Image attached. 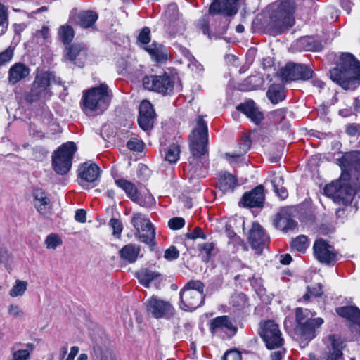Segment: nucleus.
Listing matches in <instances>:
<instances>
[{
  "mask_svg": "<svg viewBox=\"0 0 360 360\" xmlns=\"http://www.w3.org/2000/svg\"><path fill=\"white\" fill-rule=\"evenodd\" d=\"M330 79L345 89H355L360 84V63L349 53H342L336 66L330 71Z\"/></svg>",
  "mask_w": 360,
  "mask_h": 360,
  "instance_id": "obj_1",
  "label": "nucleus"
},
{
  "mask_svg": "<svg viewBox=\"0 0 360 360\" xmlns=\"http://www.w3.org/2000/svg\"><path fill=\"white\" fill-rule=\"evenodd\" d=\"M208 129L202 117L198 116L195 120V126L189 136V148L192 157L189 158V172L193 177H198L200 166L199 158L207 151Z\"/></svg>",
  "mask_w": 360,
  "mask_h": 360,
  "instance_id": "obj_2",
  "label": "nucleus"
},
{
  "mask_svg": "<svg viewBox=\"0 0 360 360\" xmlns=\"http://www.w3.org/2000/svg\"><path fill=\"white\" fill-rule=\"evenodd\" d=\"M112 91L105 84L92 87L86 91L82 96L83 110L86 114L94 112L100 114L104 112L111 102Z\"/></svg>",
  "mask_w": 360,
  "mask_h": 360,
  "instance_id": "obj_3",
  "label": "nucleus"
},
{
  "mask_svg": "<svg viewBox=\"0 0 360 360\" xmlns=\"http://www.w3.org/2000/svg\"><path fill=\"white\" fill-rule=\"evenodd\" d=\"M204 284L200 281H191L180 291L179 307L184 311H193L204 302Z\"/></svg>",
  "mask_w": 360,
  "mask_h": 360,
  "instance_id": "obj_4",
  "label": "nucleus"
},
{
  "mask_svg": "<svg viewBox=\"0 0 360 360\" xmlns=\"http://www.w3.org/2000/svg\"><path fill=\"white\" fill-rule=\"evenodd\" d=\"M77 150L73 142H67L60 146L52 155V167L60 175L67 174L72 166L73 155Z\"/></svg>",
  "mask_w": 360,
  "mask_h": 360,
  "instance_id": "obj_5",
  "label": "nucleus"
},
{
  "mask_svg": "<svg viewBox=\"0 0 360 360\" xmlns=\"http://www.w3.org/2000/svg\"><path fill=\"white\" fill-rule=\"evenodd\" d=\"M176 79V77L167 72L160 75L145 76L143 78V86L147 90L167 95L174 91Z\"/></svg>",
  "mask_w": 360,
  "mask_h": 360,
  "instance_id": "obj_6",
  "label": "nucleus"
},
{
  "mask_svg": "<svg viewBox=\"0 0 360 360\" xmlns=\"http://www.w3.org/2000/svg\"><path fill=\"white\" fill-rule=\"evenodd\" d=\"M356 188L348 184L343 179H339L328 184L324 188V193L334 202L347 205L351 202L356 193Z\"/></svg>",
  "mask_w": 360,
  "mask_h": 360,
  "instance_id": "obj_7",
  "label": "nucleus"
},
{
  "mask_svg": "<svg viewBox=\"0 0 360 360\" xmlns=\"http://www.w3.org/2000/svg\"><path fill=\"white\" fill-rule=\"evenodd\" d=\"M51 75L48 72H37L30 91L27 95V100L34 102L49 98L52 93L50 90Z\"/></svg>",
  "mask_w": 360,
  "mask_h": 360,
  "instance_id": "obj_8",
  "label": "nucleus"
},
{
  "mask_svg": "<svg viewBox=\"0 0 360 360\" xmlns=\"http://www.w3.org/2000/svg\"><path fill=\"white\" fill-rule=\"evenodd\" d=\"M131 222L139 235V240L150 246L155 245V229L149 219L141 213H134Z\"/></svg>",
  "mask_w": 360,
  "mask_h": 360,
  "instance_id": "obj_9",
  "label": "nucleus"
},
{
  "mask_svg": "<svg viewBox=\"0 0 360 360\" xmlns=\"http://www.w3.org/2000/svg\"><path fill=\"white\" fill-rule=\"evenodd\" d=\"M279 75L283 82H287L300 79L307 80L313 77L314 72L306 65L288 63L280 70Z\"/></svg>",
  "mask_w": 360,
  "mask_h": 360,
  "instance_id": "obj_10",
  "label": "nucleus"
},
{
  "mask_svg": "<svg viewBox=\"0 0 360 360\" xmlns=\"http://www.w3.org/2000/svg\"><path fill=\"white\" fill-rule=\"evenodd\" d=\"M146 305L148 314L155 319H170L174 314V309L171 304L157 296L148 299Z\"/></svg>",
  "mask_w": 360,
  "mask_h": 360,
  "instance_id": "obj_11",
  "label": "nucleus"
},
{
  "mask_svg": "<svg viewBox=\"0 0 360 360\" xmlns=\"http://www.w3.org/2000/svg\"><path fill=\"white\" fill-rule=\"evenodd\" d=\"M346 347L345 340L338 335H330L326 347L321 354L323 360H344L342 350Z\"/></svg>",
  "mask_w": 360,
  "mask_h": 360,
  "instance_id": "obj_12",
  "label": "nucleus"
},
{
  "mask_svg": "<svg viewBox=\"0 0 360 360\" xmlns=\"http://www.w3.org/2000/svg\"><path fill=\"white\" fill-rule=\"evenodd\" d=\"M313 249L315 257L321 263L333 265L338 260V252L335 248L322 238L316 240Z\"/></svg>",
  "mask_w": 360,
  "mask_h": 360,
  "instance_id": "obj_13",
  "label": "nucleus"
},
{
  "mask_svg": "<svg viewBox=\"0 0 360 360\" xmlns=\"http://www.w3.org/2000/svg\"><path fill=\"white\" fill-rule=\"evenodd\" d=\"M260 335L269 349L279 347L283 345L282 333L278 324L273 321L269 320L264 323Z\"/></svg>",
  "mask_w": 360,
  "mask_h": 360,
  "instance_id": "obj_14",
  "label": "nucleus"
},
{
  "mask_svg": "<svg viewBox=\"0 0 360 360\" xmlns=\"http://www.w3.org/2000/svg\"><path fill=\"white\" fill-rule=\"evenodd\" d=\"M79 184L89 189V184L94 183L100 176V168L94 163L84 162L78 168Z\"/></svg>",
  "mask_w": 360,
  "mask_h": 360,
  "instance_id": "obj_15",
  "label": "nucleus"
},
{
  "mask_svg": "<svg viewBox=\"0 0 360 360\" xmlns=\"http://www.w3.org/2000/svg\"><path fill=\"white\" fill-rule=\"evenodd\" d=\"M322 318L307 319L304 323L300 325H296V333L302 339L310 341L314 339L317 334L318 328L323 323Z\"/></svg>",
  "mask_w": 360,
  "mask_h": 360,
  "instance_id": "obj_16",
  "label": "nucleus"
},
{
  "mask_svg": "<svg viewBox=\"0 0 360 360\" xmlns=\"http://www.w3.org/2000/svg\"><path fill=\"white\" fill-rule=\"evenodd\" d=\"M210 330L213 335L224 333L232 336L236 333L237 328L230 317L228 316H220L211 321Z\"/></svg>",
  "mask_w": 360,
  "mask_h": 360,
  "instance_id": "obj_17",
  "label": "nucleus"
},
{
  "mask_svg": "<svg viewBox=\"0 0 360 360\" xmlns=\"http://www.w3.org/2000/svg\"><path fill=\"white\" fill-rule=\"evenodd\" d=\"M269 236L265 233L263 228L258 223H253L249 231L248 240L251 247L257 254H260L266 243L269 241Z\"/></svg>",
  "mask_w": 360,
  "mask_h": 360,
  "instance_id": "obj_18",
  "label": "nucleus"
},
{
  "mask_svg": "<svg viewBox=\"0 0 360 360\" xmlns=\"http://www.w3.org/2000/svg\"><path fill=\"white\" fill-rule=\"evenodd\" d=\"M155 112L151 103L148 101H143L139 106V116L138 119L140 127L145 131H150L153 127Z\"/></svg>",
  "mask_w": 360,
  "mask_h": 360,
  "instance_id": "obj_19",
  "label": "nucleus"
},
{
  "mask_svg": "<svg viewBox=\"0 0 360 360\" xmlns=\"http://www.w3.org/2000/svg\"><path fill=\"white\" fill-rule=\"evenodd\" d=\"M295 0H280L277 2L276 13L278 18L283 20L285 23L292 26L291 17L296 9Z\"/></svg>",
  "mask_w": 360,
  "mask_h": 360,
  "instance_id": "obj_20",
  "label": "nucleus"
},
{
  "mask_svg": "<svg viewBox=\"0 0 360 360\" xmlns=\"http://www.w3.org/2000/svg\"><path fill=\"white\" fill-rule=\"evenodd\" d=\"M264 187L262 185L256 186L250 192L245 193L240 203L244 207H259L264 201Z\"/></svg>",
  "mask_w": 360,
  "mask_h": 360,
  "instance_id": "obj_21",
  "label": "nucleus"
},
{
  "mask_svg": "<svg viewBox=\"0 0 360 360\" xmlns=\"http://www.w3.org/2000/svg\"><path fill=\"white\" fill-rule=\"evenodd\" d=\"M238 0H214L211 4L209 12L211 15L221 13L227 15H232L237 13V3Z\"/></svg>",
  "mask_w": 360,
  "mask_h": 360,
  "instance_id": "obj_22",
  "label": "nucleus"
},
{
  "mask_svg": "<svg viewBox=\"0 0 360 360\" xmlns=\"http://www.w3.org/2000/svg\"><path fill=\"white\" fill-rule=\"evenodd\" d=\"M33 198L34 206L41 214L46 215L51 212V200L44 191L41 188L34 189Z\"/></svg>",
  "mask_w": 360,
  "mask_h": 360,
  "instance_id": "obj_23",
  "label": "nucleus"
},
{
  "mask_svg": "<svg viewBox=\"0 0 360 360\" xmlns=\"http://www.w3.org/2000/svg\"><path fill=\"white\" fill-rule=\"evenodd\" d=\"M236 109L244 113L252 122L259 124L263 120V113L256 106L253 101H248L236 107Z\"/></svg>",
  "mask_w": 360,
  "mask_h": 360,
  "instance_id": "obj_24",
  "label": "nucleus"
},
{
  "mask_svg": "<svg viewBox=\"0 0 360 360\" xmlns=\"http://www.w3.org/2000/svg\"><path fill=\"white\" fill-rule=\"evenodd\" d=\"M144 49L150 54L152 59L157 63H163L168 59V50L162 44L153 42L152 44L144 46Z\"/></svg>",
  "mask_w": 360,
  "mask_h": 360,
  "instance_id": "obj_25",
  "label": "nucleus"
},
{
  "mask_svg": "<svg viewBox=\"0 0 360 360\" xmlns=\"http://www.w3.org/2000/svg\"><path fill=\"white\" fill-rule=\"evenodd\" d=\"M8 73V82L13 85L29 75L30 68L23 63H18L11 67Z\"/></svg>",
  "mask_w": 360,
  "mask_h": 360,
  "instance_id": "obj_26",
  "label": "nucleus"
},
{
  "mask_svg": "<svg viewBox=\"0 0 360 360\" xmlns=\"http://www.w3.org/2000/svg\"><path fill=\"white\" fill-rule=\"evenodd\" d=\"M273 224L276 229L284 231L293 229L296 226L295 221L290 217L287 212L283 211L276 215Z\"/></svg>",
  "mask_w": 360,
  "mask_h": 360,
  "instance_id": "obj_27",
  "label": "nucleus"
},
{
  "mask_svg": "<svg viewBox=\"0 0 360 360\" xmlns=\"http://www.w3.org/2000/svg\"><path fill=\"white\" fill-rule=\"evenodd\" d=\"M337 313L342 316L357 324L360 327V310L354 306H346L337 309Z\"/></svg>",
  "mask_w": 360,
  "mask_h": 360,
  "instance_id": "obj_28",
  "label": "nucleus"
},
{
  "mask_svg": "<svg viewBox=\"0 0 360 360\" xmlns=\"http://www.w3.org/2000/svg\"><path fill=\"white\" fill-rule=\"evenodd\" d=\"M139 253L140 248L136 244L126 245L120 250V257L129 263L136 262Z\"/></svg>",
  "mask_w": 360,
  "mask_h": 360,
  "instance_id": "obj_29",
  "label": "nucleus"
},
{
  "mask_svg": "<svg viewBox=\"0 0 360 360\" xmlns=\"http://www.w3.org/2000/svg\"><path fill=\"white\" fill-rule=\"evenodd\" d=\"M237 186V179L229 173L221 174L219 179V188L223 193L233 192Z\"/></svg>",
  "mask_w": 360,
  "mask_h": 360,
  "instance_id": "obj_30",
  "label": "nucleus"
},
{
  "mask_svg": "<svg viewBox=\"0 0 360 360\" xmlns=\"http://www.w3.org/2000/svg\"><path fill=\"white\" fill-rule=\"evenodd\" d=\"M116 185L121 188L133 201L136 202L139 198V193L136 187L134 184L124 179L115 180Z\"/></svg>",
  "mask_w": 360,
  "mask_h": 360,
  "instance_id": "obj_31",
  "label": "nucleus"
},
{
  "mask_svg": "<svg viewBox=\"0 0 360 360\" xmlns=\"http://www.w3.org/2000/svg\"><path fill=\"white\" fill-rule=\"evenodd\" d=\"M18 345L16 344L11 348L12 357L9 360H29L30 359V354L34 350V345L32 343H27L25 345V349H17Z\"/></svg>",
  "mask_w": 360,
  "mask_h": 360,
  "instance_id": "obj_32",
  "label": "nucleus"
},
{
  "mask_svg": "<svg viewBox=\"0 0 360 360\" xmlns=\"http://www.w3.org/2000/svg\"><path fill=\"white\" fill-rule=\"evenodd\" d=\"M98 15L93 11H84L78 14V23L84 28L93 27Z\"/></svg>",
  "mask_w": 360,
  "mask_h": 360,
  "instance_id": "obj_33",
  "label": "nucleus"
},
{
  "mask_svg": "<svg viewBox=\"0 0 360 360\" xmlns=\"http://www.w3.org/2000/svg\"><path fill=\"white\" fill-rule=\"evenodd\" d=\"M283 183L284 180L282 176L274 174L271 176V184L274 191L277 196L282 200L285 199L288 195L287 189L283 186Z\"/></svg>",
  "mask_w": 360,
  "mask_h": 360,
  "instance_id": "obj_34",
  "label": "nucleus"
},
{
  "mask_svg": "<svg viewBox=\"0 0 360 360\" xmlns=\"http://www.w3.org/2000/svg\"><path fill=\"white\" fill-rule=\"evenodd\" d=\"M136 275L139 282L146 288H148L150 283L160 276L158 273L148 269H141Z\"/></svg>",
  "mask_w": 360,
  "mask_h": 360,
  "instance_id": "obj_35",
  "label": "nucleus"
},
{
  "mask_svg": "<svg viewBox=\"0 0 360 360\" xmlns=\"http://www.w3.org/2000/svg\"><path fill=\"white\" fill-rule=\"evenodd\" d=\"M58 35L60 41L65 45L70 44L74 38V30L70 25H61L58 28Z\"/></svg>",
  "mask_w": 360,
  "mask_h": 360,
  "instance_id": "obj_36",
  "label": "nucleus"
},
{
  "mask_svg": "<svg viewBox=\"0 0 360 360\" xmlns=\"http://www.w3.org/2000/svg\"><path fill=\"white\" fill-rule=\"evenodd\" d=\"M267 96L273 103H278L285 98L284 89L280 85H271L267 91Z\"/></svg>",
  "mask_w": 360,
  "mask_h": 360,
  "instance_id": "obj_37",
  "label": "nucleus"
},
{
  "mask_svg": "<svg viewBox=\"0 0 360 360\" xmlns=\"http://www.w3.org/2000/svg\"><path fill=\"white\" fill-rule=\"evenodd\" d=\"M84 55L85 51L79 44H73L66 48L65 58L70 61H73L77 56Z\"/></svg>",
  "mask_w": 360,
  "mask_h": 360,
  "instance_id": "obj_38",
  "label": "nucleus"
},
{
  "mask_svg": "<svg viewBox=\"0 0 360 360\" xmlns=\"http://www.w3.org/2000/svg\"><path fill=\"white\" fill-rule=\"evenodd\" d=\"M179 144L177 143H174L168 148L165 154V160L170 163H175L179 158Z\"/></svg>",
  "mask_w": 360,
  "mask_h": 360,
  "instance_id": "obj_39",
  "label": "nucleus"
},
{
  "mask_svg": "<svg viewBox=\"0 0 360 360\" xmlns=\"http://www.w3.org/2000/svg\"><path fill=\"white\" fill-rule=\"evenodd\" d=\"M316 314V312H311L310 310L307 309H303L301 307H297L295 309V320L297 325H300L307 319H313L312 316Z\"/></svg>",
  "mask_w": 360,
  "mask_h": 360,
  "instance_id": "obj_40",
  "label": "nucleus"
},
{
  "mask_svg": "<svg viewBox=\"0 0 360 360\" xmlns=\"http://www.w3.org/2000/svg\"><path fill=\"white\" fill-rule=\"evenodd\" d=\"M27 281L16 280L9 292V295L12 297L22 296L27 290Z\"/></svg>",
  "mask_w": 360,
  "mask_h": 360,
  "instance_id": "obj_41",
  "label": "nucleus"
},
{
  "mask_svg": "<svg viewBox=\"0 0 360 360\" xmlns=\"http://www.w3.org/2000/svg\"><path fill=\"white\" fill-rule=\"evenodd\" d=\"M308 245L307 238L304 235L297 236L291 243L292 248L300 252H304L308 248Z\"/></svg>",
  "mask_w": 360,
  "mask_h": 360,
  "instance_id": "obj_42",
  "label": "nucleus"
},
{
  "mask_svg": "<svg viewBox=\"0 0 360 360\" xmlns=\"http://www.w3.org/2000/svg\"><path fill=\"white\" fill-rule=\"evenodd\" d=\"M45 244L48 249L55 250L58 246L62 244V239L58 234L51 233L47 236L45 240Z\"/></svg>",
  "mask_w": 360,
  "mask_h": 360,
  "instance_id": "obj_43",
  "label": "nucleus"
},
{
  "mask_svg": "<svg viewBox=\"0 0 360 360\" xmlns=\"http://www.w3.org/2000/svg\"><path fill=\"white\" fill-rule=\"evenodd\" d=\"M165 18L168 22H174L179 18L178 8L176 4H170L167 6L165 13Z\"/></svg>",
  "mask_w": 360,
  "mask_h": 360,
  "instance_id": "obj_44",
  "label": "nucleus"
},
{
  "mask_svg": "<svg viewBox=\"0 0 360 360\" xmlns=\"http://www.w3.org/2000/svg\"><path fill=\"white\" fill-rule=\"evenodd\" d=\"M138 42L143 45V47L149 46L150 41V30L148 27H143L138 36Z\"/></svg>",
  "mask_w": 360,
  "mask_h": 360,
  "instance_id": "obj_45",
  "label": "nucleus"
},
{
  "mask_svg": "<svg viewBox=\"0 0 360 360\" xmlns=\"http://www.w3.org/2000/svg\"><path fill=\"white\" fill-rule=\"evenodd\" d=\"M8 25L7 12L6 7L0 3V29L4 32Z\"/></svg>",
  "mask_w": 360,
  "mask_h": 360,
  "instance_id": "obj_46",
  "label": "nucleus"
},
{
  "mask_svg": "<svg viewBox=\"0 0 360 360\" xmlns=\"http://www.w3.org/2000/svg\"><path fill=\"white\" fill-rule=\"evenodd\" d=\"M185 225V220L182 217H174L169 220L168 226L171 229L177 230Z\"/></svg>",
  "mask_w": 360,
  "mask_h": 360,
  "instance_id": "obj_47",
  "label": "nucleus"
},
{
  "mask_svg": "<svg viewBox=\"0 0 360 360\" xmlns=\"http://www.w3.org/2000/svg\"><path fill=\"white\" fill-rule=\"evenodd\" d=\"M109 225L113 230V235L120 236L123 229L121 221L117 219L112 218L110 220Z\"/></svg>",
  "mask_w": 360,
  "mask_h": 360,
  "instance_id": "obj_48",
  "label": "nucleus"
},
{
  "mask_svg": "<svg viewBox=\"0 0 360 360\" xmlns=\"http://www.w3.org/2000/svg\"><path fill=\"white\" fill-rule=\"evenodd\" d=\"M228 245L229 246H233V251H237L239 246H241L245 251L248 250L247 245L245 244L243 240L238 236L233 238L232 240H229V241L228 242Z\"/></svg>",
  "mask_w": 360,
  "mask_h": 360,
  "instance_id": "obj_49",
  "label": "nucleus"
},
{
  "mask_svg": "<svg viewBox=\"0 0 360 360\" xmlns=\"http://www.w3.org/2000/svg\"><path fill=\"white\" fill-rule=\"evenodd\" d=\"M127 148L131 150L141 151L143 147V143L136 138L131 139L127 143Z\"/></svg>",
  "mask_w": 360,
  "mask_h": 360,
  "instance_id": "obj_50",
  "label": "nucleus"
},
{
  "mask_svg": "<svg viewBox=\"0 0 360 360\" xmlns=\"http://www.w3.org/2000/svg\"><path fill=\"white\" fill-rule=\"evenodd\" d=\"M250 144H251V141H250V139L248 137H245L242 140V143H240V146H239L240 151H239L238 154H233V155H231V157H237V156H240L244 153H246L247 151L250 148Z\"/></svg>",
  "mask_w": 360,
  "mask_h": 360,
  "instance_id": "obj_51",
  "label": "nucleus"
},
{
  "mask_svg": "<svg viewBox=\"0 0 360 360\" xmlns=\"http://www.w3.org/2000/svg\"><path fill=\"white\" fill-rule=\"evenodd\" d=\"M214 250V244L212 243H206L200 246V250L202 254H205V260L207 261L212 255V252Z\"/></svg>",
  "mask_w": 360,
  "mask_h": 360,
  "instance_id": "obj_52",
  "label": "nucleus"
},
{
  "mask_svg": "<svg viewBox=\"0 0 360 360\" xmlns=\"http://www.w3.org/2000/svg\"><path fill=\"white\" fill-rule=\"evenodd\" d=\"M8 314L15 317V318H20L22 317L24 314L23 311L20 308V307L18 304H11L8 306Z\"/></svg>",
  "mask_w": 360,
  "mask_h": 360,
  "instance_id": "obj_53",
  "label": "nucleus"
},
{
  "mask_svg": "<svg viewBox=\"0 0 360 360\" xmlns=\"http://www.w3.org/2000/svg\"><path fill=\"white\" fill-rule=\"evenodd\" d=\"M13 56V50L7 49L4 51L0 53V65H3L9 62Z\"/></svg>",
  "mask_w": 360,
  "mask_h": 360,
  "instance_id": "obj_54",
  "label": "nucleus"
},
{
  "mask_svg": "<svg viewBox=\"0 0 360 360\" xmlns=\"http://www.w3.org/2000/svg\"><path fill=\"white\" fill-rule=\"evenodd\" d=\"M179 252L174 246L169 247L165 252V257L167 260H174L179 257Z\"/></svg>",
  "mask_w": 360,
  "mask_h": 360,
  "instance_id": "obj_55",
  "label": "nucleus"
},
{
  "mask_svg": "<svg viewBox=\"0 0 360 360\" xmlns=\"http://www.w3.org/2000/svg\"><path fill=\"white\" fill-rule=\"evenodd\" d=\"M223 360H240L241 354L236 350H231L224 354Z\"/></svg>",
  "mask_w": 360,
  "mask_h": 360,
  "instance_id": "obj_56",
  "label": "nucleus"
},
{
  "mask_svg": "<svg viewBox=\"0 0 360 360\" xmlns=\"http://www.w3.org/2000/svg\"><path fill=\"white\" fill-rule=\"evenodd\" d=\"M323 46L321 42L311 40L307 42V46L306 47L307 51H320L322 49Z\"/></svg>",
  "mask_w": 360,
  "mask_h": 360,
  "instance_id": "obj_57",
  "label": "nucleus"
},
{
  "mask_svg": "<svg viewBox=\"0 0 360 360\" xmlns=\"http://www.w3.org/2000/svg\"><path fill=\"white\" fill-rule=\"evenodd\" d=\"M37 38H42L44 40H47L50 37L49 28L48 26H43L40 30H37L35 33Z\"/></svg>",
  "mask_w": 360,
  "mask_h": 360,
  "instance_id": "obj_58",
  "label": "nucleus"
},
{
  "mask_svg": "<svg viewBox=\"0 0 360 360\" xmlns=\"http://www.w3.org/2000/svg\"><path fill=\"white\" fill-rule=\"evenodd\" d=\"M186 237L190 239H196L198 238H204L205 236L202 230L199 227H196L191 233H186Z\"/></svg>",
  "mask_w": 360,
  "mask_h": 360,
  "instance_id": "obj_59",
  "label": "nucleus"
},
{
  "mask_svg": "<svg viewBox=\"0 0 360 360\" xmlns=\"http://www.w3.org/2000/svg\"><path fill=\"white\" fill-rule=\"evenodd\" d=\"M359 130L360 124L354 123L349 124L346 128V132L349 136H355L359 133Z\"/></svg>",
  "mask_w": 360,
  "mask_h": 360,
  "instance_id": "obj_60",
  "label": "nucleus"
},
{
  "mask_svg": "<svg viewBox=\"0 0 360 360\" xmlns=\"http://www.w3.org/2000/svg\"><path fill=\"white\" fill-rule=\"evenodd\" d=\"M75 219L80 223L86 221V211L83 209L77 210L75 212Z\"/></svg>",
  "mask_w": 360,
  "mask_h": 360,
  "instance_id": "obj_61",
  "label": "nucleus"
},
{
  "mask_svg": "<svg viewBox=\"0 0 360 360\" xmlns=\"http://www.w3.org/2000/svg\"><path fill=\"white\" fill-rule=\"evenodd\" d=\"M34 152L35 158L38 159L44 158L48 153V151L43 147H36Z\"/></svg>",
  "mask_w": 360,
  "mask_h": 360,
  "instance_id": "obj_62",
  "label": "nucleus"
},
{
  "mask_svg": "<svg viewBox=\"0 0 360 360\" xmlns=\"http://www.w3.org/2000/svg\"><path fill=\"white\" fill-rule=\"evenodd\" d=\"M7 250L3 246L2 239L0 238V263H3L7 258Z\"/></svg>",
  "mask_w": 360,
  "mask_h": 360,
  "instance_id": "obj_63",
  "label": "nucleus"
},
{
  "mask_svg": "<svg viewBox=\"0 0 360 360\" xmlns=\"http://www.w3.org/2000/svg\"><path fill=\"white\" fill-rule=\"evenodd\" d=\"M309 292L315 297L320 296L323 292L322 285L320 283H318L317 288L314 287L312 289H309Z\"/></svg>",
  "mask_w": 360,
  "mask_h": 360,
  "instance_id": "obj_64",
  "label": "nucleus"
}]
</instances>
